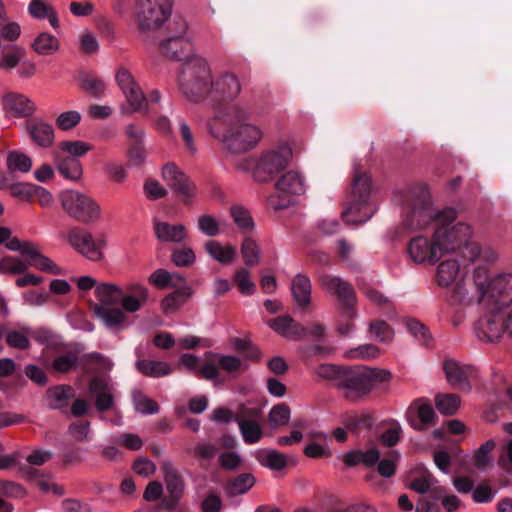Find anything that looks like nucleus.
Segmentation results:
<instances>
[{
  "label": "nucleus",
  "mask_w": 512,
  "mask_h": 512,
  "mask_svg": "<svg viewBox=\"0 0 512 512\" xmlns=\"http://www.w3.org/2000/svg\"><path fill=\"white\" fill-rule=\"evenodd\" d=\"M276 333L289 340L302 338L306 331L303 326L296 323L290 316H280L267 322Z\"/></svg>",
  "instance_id": "473e14b6"
},
{
  "label": "nucleus",
  "mask_w": 512,
  "mask_h": 512,
  "mask_svg": "<svg viewBox=\"0 0 512 512\" xmlns=\"http://www.w3.org/2000/svg\"><path fill=\"white\" fill-rule=\"evenodd\" d=\"M291 291L297 305L306 307L310 304L312 285L307 275H295L291 282Z\"/></svg>",
  "instance_id": "e433bc0d"
},
{
  "label": "nucleus",
  "mask_w": 512,
  "mask_h": 512,
  "mask_svg": "<svg viewBox=\"0 0 512 512\" xmlns=\"http://www.w3.org/2000/svg\"><path fill=\"white\" fill-rule=\"evenodd\" d=\"M27 10L32 18L38 20L47 19L53 29L59 28L60 23L57 12L50 3L44 0H31Z\"/></svg>",
  "instance_id": "c9c22d12"
},
{
  "label": "nucleus",
  "mask_w": 512,
  "mask_h": 512,
  "mask_svg": "<svg viewBox=\"0 0 512 512\" xmlns=\"http://www.w3.org/2000/svg\"><path fill=\"white\" fill-rule=\"evenodd\" d=\"M132 400L136 411L141 414H156L159 411L157 402L139 390L133 392Z\"/></svg>",
  "instance_id": "6e6d98bb"
},
{
  "label": "nucleus",
  "mask_w": 512,
  "mask_h": 512,
  "mask_svg": "<svg viewBox=\"0 0 512 512\" xmlns=\"http://www.w3.org/2000/svg\"><path fill=\"white\" fill-rule=\"evenodd\" d=\"M405 325L410 332V334L421 344L424 346H429L431 344V337L426 329V327L416 319L407 318L405 320Z\"/></svg>",
  "instance_id": "e2e57ef3"
},
{
  "label": "nucleus",
  "mask_w": 512,
  "mask_h": 512,
  "mask_svg": "<svg viewBox=\"0 0 512 512\" xmlns=\"http://www.w3.org/2000/svg\"><path fill=\"white\" fill-rule=\"evenodd\" d=\"M275 188L278 194H273L268 197L267 203L273 210H281L289 205L290 200L280 196H299L306 192L307 184L306 179L299 171L290 170L283 174L275 183Z\"/></svg>",
  "instance_id": "4468645a"
},
{
  "label": "nucleus",
  "mask_w": 512,
  "mask_h": 512,
  "mask_svg": "<svg viewBox=\"0 0 512 512\" xmlns=\"http://www.w3.org/2000/svg\"><path fill=\"white\" fill-rule=\"evenodd\" d=\"M72 396V388L68 385H58L48 389L46 394L47 405L51 409H62L67 406Z\"/></svg>",
  "instance_id": "a19ab883"
},
{
  "label": "nucleus",
  "mask_w": 512,
  "mask_h": 512,
  "mask_svg": "<svg viewBox=\"0 0 512 512\" xmlns=\"http://www.w3.org/2000/svg\"><path fill=\"white\" fill-rule=\"evenodd\" d=\"M435 412L428 402L418 399L408 409L407 418L410 425L418 431L426 429L434 424Z\"/></svg>",
  "instance_id": "cd10ccee"
},
{
  "label": "nucleus",
  "mask_w": 512,
  "mask_h": 512,
  "mask_svg": "<svg viewBox=\"0 0 512 512\" xmlns=\"http://www.w3.org/2000/svg\"><path fill=\"white\" fill-rule=\"evenodd\" d=\"M463 258L471 264H476V266L482 265L487 267L488 265H494L498 261L499 254L490 246L482 247L470 240L466 246V252H463Z\"/></svg>",
  "instance_id": "c756f323"
},
{
  "label": "nucleus",
  "mask_w": 512,
  "mask_h": 512,
  "mask_svg": "<svg viewBox=\"0 0 512 512\" xmlns=\"http://www.w3.org/2000/svg\"><path fill=\"white\" fill-rule=\"evenodd\" d=\"M205 356L215 358L219 368L223 369L229 374H235L238 371L240 372L246 369V365H244L243 361L235 356L214 354L212 352L205 353Z\"/></svg>",
  "instance_id": "de8ad7c7"
},
{
  "label": "nucleus",
  "mask_w": 512,
  "mask_h": 512,
  "mask_svg": "<svg viewBox=\"0 0 512 512\" xmlns=\"http://www.w3.org/2000/svg\"><path fill=\"white\" fill-rule=\"evenodd\" d=\"M242 85L233 72H223L213 79L209 97L220 102H233L241 94Z\"/></svg>",
  "instance_id": "4be33fe9"
},
{
  "label": "nucleus",
  "mask_w": 512,
  "mask_h": 512,
  "mask_svg": "<svg viewBox=\"0 0 512 512\" xmlns=\"http://www.w3.org/2000/svg\"><path fill=\"white\" fill-rule=\"evenodd\" d=\"M161 469L168 492V496L162 500V505L167 509H173L183 496L184 481L171 462L165 461Z\"/></svg>",
  "instance_id": "393cba45"
},
{
  "label": "nucleus",
  "mask_w": 512,
  "mask_h": 512,
  "mask_svg": "<svg viewBox=\"0 0 512 512\" xmlns=\"http://www.w3.org/2000/svg\"><path fill=\"white\" fill-rule=\"evenodd\" d=\"M53 160L59 173L66 179L76 181L81 178L83 169L78 159L71 158L54 151Z\"/></svg>",
  "instance_id": "f704fd0d"
},
{
  "label": "nucleus",
  "mask_w": 512,
  "mask_h": 512,
  "mask_svg": "<svg viewBox=\"0 0 512 512\" xmlns=\"http://www.w3.org/2000/svg\"><path fill=\"white\" fill-rule=\"evenodd\" d=\"M115 80L129 103L131 112H146L147 98L132 73L125 67H119L116 70Z\"/></svg>",
  "instance_id": "6ab92c4d"
},
{
  "label": "nucleus",
  "mask_w": 512,
  "mask_h": 512,
  "mask_svg": "<svg viewBox=\"0 0 512 512\" xmlns=\"http://www.w3.org/2000/svg\"><path fill=\"white\" fill-rule=\"evenodd\" d=\"M257 461L266 468L279 471L287 465V458L284 454L273 449H260L255 452Z\"/></svg>",
  "instance_id": "58836bf2"
},
{
  "label": "nucleus",
  "mask_w": 512,
  "mask_h": 512,
  "mask_svg": "<svg viewBox=\"0 0 512 512\" xmlns=\"http://www.w3.org/2000/svg\"><path fill=\"white\" fill-rule=\"evenodd\" d=\"M177 120L179 136L181 138L185 151L189 155H196L198 152V146L191 127L182 117H178Z\"/></svg>",
  "instance_id": "09e8293b"
},
{
  "label": "nucleus",
  "mask_w": 512,
  "mask_h": 512,
  "mask_svg": "<svg viewBox=\"0 0 512 512\" xmlns=\"http://www.w3.org/2000/svg\"><path fill=\"white\" fill-rule=\"evenodd\" d=\"M250 112L240 105H233L217 112L207 124L209 134L221 142L233 155L246 153L258 146L263 131L255 123L248 122Z\"/></svg>",
  "instance_id": "f03ea898"
},
{
  "label": "nucleus",
  "mask_w": 512,
  "mask_h": 512,
  "mask_svg": "<svg viewBox=\"0 0 512 512\" xmlns=\"http://www.w3.org/2000/svg\"><path fill=\"white\" fill-rule=\"evenodd\" d=\"M32 49L41 56H51L60 49L57 37L48 32L39 33L31 44Z\"/></svg>",
  "instance_id": "ea45409f"
},
{
  "label": "nucleus",
  "mask_w": 512,
  "mask_h": 512,
  "mask_svg": "<svg viewBox=\"0 0 512 512\" xmlns=\"http://www.w3.org/2000/svg\"><path fill=\"white\" fill-rule=\"evenodd\" d=\"M173 0H136L134 20L141 32H152L164 25L173 10Z\"/></svg>",
  "instance_id": "1a4fd4ad"
},
{
  "label": "nucleus",
  "mask_w": 512,
  "mask_h": 512,
  "mask_svg": "<svg viewBox=\"0 0 512 512\" xmlns=\"http://www.w3.org/2000/svg\"><path fill=\"white\" fill-rule=\"evenodd\" d=\"M91 150L92 146L87 142L81 140H66L58 144L56 151L63 153L65 156L78 159Z\"/></svg>",
  "instance_id": "c03bdc74"
},
{
  "label": "nucleus",
  "mask_w": 512,
  "mask_h": 512,
  "mask_svg": "<svg viewBox=\"0 0 512 512\" xmlns=\"http://www.w3.org/2000/svg\"><path fill=\"white\" fill-rule=\"evenodd\" d=\"M442 367L447 382L452 388L457 390L470 391L472 382L478 377V371L475 367L461 363L455 359H445Z\"/></svg>",
  "instance_id": "aec40b11"
},
{
  "label": "nucleus",
  "mask_w": 512,
  "mask_h": 512,
  "mask_svg": "<svg viewBox=\"0 0 512 512\" xmlns=\"http://www.w3.org/2000/svg\"><path fill=\"white\" fill-rule=\"evenodd\" d=\"M291 416L290 408L286 403H280L272 407L269 412L268 420L271 427L286 425Z\"/></svg>",
  "instance_id": "680f3d73"
},
{
  "label": "nucleus",
  "mask_w": 512,
  "mask_h": 512,
  "mask_svg": "<svg viewBox=\"0 0 512 512\" xmlns=\"http://www.w3.org/2000/svg\"><path fill=\"white\" fill-rule=\"evenodd\" d=\"M466 275L465 269L455 259H446L437 266L436 280L439 286L448 287L455 285Z\"/></svg>",
  "instance_id": "7c9ffc66"
},
{
  "label": "nucleus",
  "mask_w": 512,
  "mask_h": 512,
  "mask_svg": "<svg viewBox=\"0 0 512 512\" xmlns=\"http://www.w3.org/2000/svg\"><path fill=\"white\" fill-rule=\"evenodd\" d=\"M488 267L477 265L471 277L465 276L458 281L451 291L450 298L462 306L488 305Z\"/></svg>",
  "instance_id": "0eeeda50"
},
{
  "label": "nucleus",
  "mask_w": 512,
  "mask_h": 512,
  "mask_svg": "<svg viewBox=\"0 0 512 512\" xmlns=\"http://www.w3.org/2000/svg\"><path fill=\"white\" fill-rule=\"evenodd\" d=\"M153 230L161 243L182 244L188 239V230L181 223L172 224L166 221L154 220Z\"/></svg>",
  "instance_id": "bb28decb"
},
{
  "label": "nucleus",
  "mask_w": 512,
  "mask_h": 512,
  "mask_svg": "<svg viewBox=\"0 0 512 512\" xmlns=\"http://www.w3.org/2000/svg\"><path fill=\"white\" fill-rule=\"evenodd\" d=\"M81 114L76 110H69L60 113L56 120V126L62 131H70L74 129L81 121Z\"/></svg>",
  "instance_id": "0e129e2a"
},
{
  "label": "nucleus",
  "mask_w": 512,
  "mask_h": 512,
  "mask_svg": "<svg viewBox=\"0 0 512 512\" xmlns=\"http://www.w3.org/2000/svg\"><path fill=\"white\" fill-rule=\"evenodd\" d=\"M397 201L403 206L406 213L405 224L411 229H424L432 220L439 222H454L456 211L445 208L435 211L430 203V193L426 186L416 185L399 192Z\"/></svg>",
  "instance_id": "7ed1b4c3"
},
{
  "label": "nucleus",
  "mask_w": 512,
  "mask_h": 512,
  "mask_svg": "<svg viewBox=\"0 0 512 512\" xmlns=\"http://www.w3.org/2000/svg\"><path fill=\"white\" fill-rule=\"evenodd\" d=\"M483 315L475 323L474 331L477 338L483 342L499 341L506 329L504 309L493 305L482 307Z\"/></svg>",
  "instance_id": "ddd939ff"
},
{
  "label": "nucleus",
  "mask_w": 512,
  "mask_h": 512,
  "mask_svg": "<svg viewBox=\"0 0 512 512\" xmlns=\"http://www.w3.org/2000/svg\"><path fill=\"white\" fill-rule=\"evenodd\" d=\"M25 56V50L20 46H12L4 51L0 58V69L9 71L20 65Z\"/></svg>",
  "instance_id": "8fccbe9b"
},
{
  "label": "nucleus",
  "mask_w": 512,
  "mask_h": 512,
  "mask_svg": "<svg viewBox=\"0 0 512 512\" xmlns=\"http://www.w3.org/2000/svg\"><path fill=\"white\" fill-rule=\"evenodd\" d=\"M380 355V350L373 344H363L347 350L344 357L350 360H370Z\"/></svg>",
  "instance_id": "603ef678"
},
{
  "label": "nucleus",
  "mask_w": 512,
  "mask_h": 512,
  "mask_svg": "<svg viewBox=\"0 0 512 512\" xmlns=\"http://www.w3.org/2000/svg\"><path fill=\"white\" fill-rule=\"evenodd\" d=\"M204 250L211 259L222 265L233 263L237 257L236 246L230 243L223 244L216 240H208L204 244Z\"/></svg>",
  "instance_id": "72a5a7b5"
},
{
  "label": "nucleus",
  "mask_w": 512,
  "mask_h": 512,
  "mask_svg": "<svg viewBox=\"0 0 512 512\" xmlns=\"http://www.w3.org/2000/svg\"><path fill=\"white\" fill-rule=\"evenodd\" d=\"M171 261L177 267H189L195 263L196 255L190 247L175 249L171 254Z\"/></svg>",
  "instance_id": "774afa93"
},
{
  "label": "nucleus",
  "mask_w": 512,
  "mask_h": 512,
  "mask_svg": "<svg viewBox=\"0 0 512 512\" xmlns=\"http://www.w3.org/2000/svg\"><path fill=\"white\" fill-rule=\"evenodd\" d=\"M292 158V149L288 144H279L264 151L254 168L253 176L258 182H268L274 175L283 171Z\"/></svg>",
  "instance_id": "9b49d317"
},
{
  "label": "nucleus",
  "mask_w": 512,
  "mask_h": 512,
  "mask_svg": "<svg viewBox=\"0 0 512 512\" xmlns=\"http://www.w3.org/2000/svg\"><path fill=\"white\" fill-rule=\"evenodd\" d=\"M231 217L243 233H251L255 229V222L252 218L250 211L240 205H234L230 208Z\"/></svg>",
  "instance_id": "37998d69"
},
{
  "label": "nucleus",
  "mask_w": 512,
  "mask_h": 512,
  "mask_svg": "<svg viewBox=\"0 0 512 512\" xmlns=\"http://www.w3.org/2000/svg\"><path fill=\"white\" fill-rule=\"evenodd\" d=\"M371 335L382 343H390L394 338V330L384 321H376L370 324Z\"/></svg>",
  "instance_id": "69168bd1"
},
{
  "label": "nucleus",
  "mask_w": 512,
  "mask_h": 512,
  "mask_svg": "<svg viewBox=\"0 0 512 512\" xmlns=\"http://www.w3.org/2000/svg\"><path fill=\"white\" fill-rule=\"evenodd\" d=\"M496 444L493 440H488L482 444L475 452L473 466L478 470H485L493 461L491 452Z\"/></svg>",
  "instance_id": "3c124183"
},
{
  "label": "nucleus",
  "mask_w": 512,
  "mask_h": 512,
  "mask_svg": "<svg viewBox=\"0 0 512 512\" xmlns=\"http://www.w3.org/2000/svg\"><path fill=\"white\" fill-rule=\"evenodd\" d=\"M137 370L151 378H161L172 373L171 365L166 361L142 359L135 363Z\"/></svg>",
  "instance_id": "4c0bfd02"
},
{
  "label": "nucleus",
  "mask_w": 512,
  "mask_h": 512,
  "mask_svg": "<svg viewBox=\"0 0 512 512\" xmlns=\"http://www.w3.org/2000/svg\"><path fill=\"white\" fill-rule=\"evenodd\" d=\"M29 268L27 259L23 260L16 256H7L0 260V273L21 274Z\"/></svg>",
  "instance_id": "13d9d810"
},
{
  "label": "nucleus",
  "mask_w": 512,
  "mask_h": 512,
  "mask_svg": "<svg viewBox=\"0 0 512 512\" xmlns=\"http://www.w3.org/2000/svg\"><path fill=\"white\" fill-rule=\"evenodd\" d=\"M29 335L30 330L28 328L21 331L9 330L5 334L6 343L12 348L25 350L30 345Z\"/></svg>",
  "instance_id": "bf43d9fd"
},
{
  "label": "nucleus",
  "mask_w": 512,
  "mask_h": 512,
  "mask_svg": "<svg viewBox=\"0 0 512 512\" xmlns=\"http://www.w3.org/2000/svg\"><path fill=\"white\" fill-rule=\"evenodd\" d=\"M212 83V73L205 59L193 57L185 62L179 76V85L189 101L200 102L209 97Z\"/></svg>",
  "instance_id": "20e7f679"
},
{
  "label": "nucleus",
  "mask_w": 512,
  "mask_h": 512,
  "mask_svg": "<svg viewBox=\"0 0 512 512\" xmlns=\"http://www.w3.org/2000/svg\"><path fill=\"white\" fill-rule=\"evenodd\" d=\"M435 405L441 414L453 415L460 406V398L455 394H438Z\"/></svg>",
  "instance_id": "5fc2aeb1"
},
{
  "label": "nucleus",
  "mask_w": 512,
  "mask_h": 512,
  "mask_svg": "<svg viewBox=\"0 0 512 512\" xmlns=\"http://www.w3.org/2000/svg\"><path fill=\"white\" fill-rule=\"evenodd\" d=\"M452 223L439 222L436 224L432 234V239L440 258L458 251L463 256V252H466V246L473 236V229L469 224L463 222Z\"/></svg>",
  "instance_id": "6e6552de"
},
{
  "label": "nucleus",
  "mask_w": 512,
  "mask_h": 512,
  "mask_svg": "<svg viewBox=\"0 0 512 512\" xmlns=\"http://www.w3.org/2000/svg\"><path fill=\"white\" fill-rule=\"evenodd\" d=\"M240 252L247 267H255L261 261V249L257 242L249 236L244 237Z\"/></svg>",
  "instance_id": "79ce46f5"
},
{
  "label": "nucleus",
  "mask_w": 512,
  "mask_h": 512,
  "mask_svg": "<svg viewBox=\"0 0 512 512\" xmlns=\"http://www.w3.org/2000/svg\"><path fill=\"white\" fill-rule=\"evenodd\" d=\"M407 253L409 258L418 265H435L441 259L433 239L422 235L416 236L409 241Z\"/></svg>",
  "instance_id": "b1692460"
},
{
  "label": "nucleus",
  "mask_w": 512,
  "mask_h": 512,
  "mask_svg": "<svg viewBox=\"0 0 512 512\" xmlns=\"http://www.w3.org/2000/svg\"><path fill=\"white\" fill-rule=\"evenodd\" d=\"M175 33L161 43L160 50L168 58L181 61L188 57L192 50V44L187 37L188 24L182 17H177L173 21Z\"/></svg>",
  "instance_id": "dca6fc26"
},
{
  "label": "nucleus",
  "mask_w": 512,
  "mask_h": 512,
  "mask_svg": "<svg viewBox=\"0 0 512 512\" xmlns=\"http://www.w3.org/2000/svg\"><path fill=\"white\" fill-rule=\"evenodd\" d=\"M4 108L16 117H27L36 111L34 102L20 93H7L3 97Z\"/></svg>",
  "instance_id": "2f4dec72"
},
{
  "label": "nucleus",
  "mask_w": 512,
  "mask_h": 512,
  "mask_svg": "<svg viewBox=\"0 0 512 512\" xmlns=\"http://www.w3.org/2000/svg\"><path fill=\"white\" fill-rule=\"evenodd\" d=\"M390 378L391 373L384 369H345L338 389L343 391L346 398L356 400L370 393L379 383L388 382Z\"/></svg>",
  "instance_id": "423d86ee"
},
{
  "label": "nucleus",
  "mask_w": 512,
  "mask_h": 512,
  "mask_svg": "<svg viewBox=\"0 0 512 512\" xmlns=\"http://www.w3.org/2000/svg\"><path fill=\"white\" fill-rule=\"evenodd\" d=\"M94 293L98 303L93 312L109 329L128 327L127 314L138 312L149 300V290L137 282H130L124 288L116 283L101 282Z\"/></svg>",
  "instance_id": "f257e3e1"
},
{
  "label": "nucleus",
  "mask_w": 512,
  "mask_h": 512,
  "mask_svg": "<svg viewBox=\"0 0 512 512\" xmlns=\"http://www.w3.org/2000/svg\"><path fill=\"white\" fill-rule=\"evenodd\" d=\"M233 280L242 295H252L256 290V285L251 279V273L246 268L237 269Z\"/></svg>",
  "instance_id": "4d7b16f0"
},
{
  "label": "nucleus",
  "mask_w": 512,
  "mask_h": 512,
  "mask_svg": "<svg viewBox=\"0 0 512 512\" xmlns=\"http://www.w3.org/2000/svg\"><path fill=\"white\" fill-rule=\"evenodd\" d=\"M78 362V354L73 351L66 352L56 357L52 363L53 368L60 373L72 370Z\"/></svg>",
  "instance_id": "338daca9"
},
{
  "label": "nucleus",
  "mask_w": 512,
  "mask_h": 512,
  "mask_svg": "<svg viewBox=\"0 0 512 512\" xmlns=\"http://www.w3.org/2000/svg\"><path fill=\"white\" fill-rule=\"evenodd\" d=\"M7 168L10 172L27 173L32 168L31 158L19 151H11L6 159Z\"/></svg>",
  "instance_id": "49530a36"
},
{
  "label": "nucleus",
  "mask_w": 512,
  "mask_h": 512,
  "mask_svg": "<svg viewBox=\"0 0 512 512\" xmlns=\"http://www.w3.org/2000/svg\"><path fill=\"white\" fill-rule=\"evenodd\" d=\"M60 201L66 213L81 223H96L102 217L101 206L87 194L67 190L61 193Z\"/></svg>",
  "instance_id": "9d476101"
},
{
  "label": "nucleus",
  "mask_w": 512,
  "mask_h": 512,
  "mask_svg": "<svg viewBox=\"0 0 512 512\" xmlns=\"http://www.w3.org/2000/svg\"><path fill=\"white\" fill-rule=\"evenodd\" d=\"M6 248L11 251L19 252L24 256L27 259L29 267H34L41 272L55 276L65 274V270L51 258L44 255L40 247L34 242L21 241L18 238H13L6 244Z\"/></svg>",
  "instance_id": "f8f14e48"
},
{
  "label": "nucleus",
  "mask_w": 512,
  "mask_h": 512,
  "mask_svg": "<svg viewBox=\"0 0 512 512\" xmlns=\"http://www.w3.org/2000/svg\"><path fill=\"white\" fill-rule=\"evenodd\" d=\"M66 238L69 244L88 260L93 262L103 260V249L106 246L104 238L96 240L89 231L79 227L70 229Z\"/></svg>",
  "instance_id": "f3484780"
},
{
  "label": "nucleus",
  "mask_w": 512,
  "mask_h": 512,
  "mask_svg": "<svg viewBox=\"0 0 512 512\" xmlns=\"http://www.w3.org/2000/svg\"><path fill=\"white\" fill-rule=\"evenodd\" d=\"M162 176L168 186L178 195L183 203H190L196 195L195 185L175 165L167 164L163 167Z\"/></svg>",
  "instance_id": "5701e85b"
},
{
  "label": "nucleus",
  "mask_w": 512,
  "mask_h": 512,
  "mask_svg": "<svg viewBox=\"0 0 512 512\" xmlns=\"http://www.w3.org/2000/svg\"><path fill=\"white\" fill-rule=\"evenodd\" d=\"M255 484V478L251 474H241L228 483L226 490L228 495L236 496L246 493Z\"/></svg>",
  "instance_id": "864d4df0"
},
{
  "label": "nucleus",
  "mask_w": 512,
  "mask_h": 512,
  "mask_svg": "<svg viewBox=\"0 0 512 512\" xmlns=\"http://www.w3.org/2000/svg\"><path fill=\"white\" fill-rule=\"evenodd\" d=\"M89 390L94 396L95 407L100 412L114 409V389L104 379L91 380Z\"/></svg>",
  "instance_id": "c85d7f7f"
},
{
  "label": "nucleus",
  "mask_w": 512,
  "mask_h": 512,
  "mask_svg": "<svg viewBox=\"0 0 512 512\" xmlns=\"http://www.w3.org/2000/svg\"><path fill=\"white\" fill-rule=\"evenodd\" d=\"M25 128L30 139L37 146L49 148L54 143L55 130L49 122L41 118H33L26 122Z\"/></svg>",
  "instance_id": "a878e982"
},
{
  "label": "nucleus",
  "mask_w": 512,
  "mask_h": 512,
  "mask_svg": "<svg viewBox=\"0 0 512 512\" xmlns=\"http://www.w3.org/2000/svg\"><path fill=\"white\" fill-rule=\"evenodd\" d=\"M115 80L129 103L131 112H146L147 98L132 73L125 67H119L116 70Z\"/></svg>",
  "instance_id": "a211bd4d"
},
{
  "label": "nucleus",
  "mask_w": 512,
  "mask_h": 512,
  "mask_svg": "<svg viewBox=\"0 0 512 512\" xmlns=\"http://www.w3.org/2000/svg\"><path fill=\"white\" fill-rule=\"evenodd\" d=\"M344 372L345 369L333 364H321L315 370L317 376L331 381L337 388H339V382H341Z\"/></svg>",
  "instance_id": "052dcab7"
},
{
  "label": "nucleus",
  "mask_w": 512,
  "mask_h": 512,
  "mask_svg": "<svg viewBox=\"0 0 512 512\" xmlns=\"http://www.w3.org/2000/svg\"><path fill=\"white\" fill-rule=\"evenodd\" d=\"M319 285L328 294L335 295L348 318L355 316L353 306L356 302L355 291L350 283L338 276L322 272L318 275Z\"/></svg>",
  "instance_id": "2eb2a0df"
},
{
  "label": "nucleus",
  "mask_w": 512,
  "mask_h": 512,
  "mask_svg": "<svg viewBox=\"0 0 512 512\" xmlns=\"http://www.w3.org/2000/svg\"><path fill=\"white\" fill-rule=\"evenodd\" d=\"M239 431L242 435L243 441L246 444H256L263 437V429L260 421H246L242 420L239 424Z\"/></svg>",
  "instance_id": "a18cd8bd"
},
{
  "label": "nucleus",
  "mask_w": 512,
  "mask_h": 512,
  "mask_svg": "<svg viewBox=\"0 0 512 512\" xmlns=\"http://www.w3.org/2000/svg\"><path fill=\"white\" fill-rule=\"evenodd\" d=\"M371 196L372 182L370 176L365 172H355L349 205L342 212L344 221L348 224H362L368 221L376 211Z\"/></svg>",
  "instance_id": "39448f33"
},
{
  "label": "nucleus",
  "mask_w": 512,
  "mask_h": 512,
  "mask_svg": "<svg viewBox=\"0 0 512 512\" xmlns=\"http://www.w3.org/2000/svg\"><path fill=\"white\" fill-rule=\"evenodd\" d=\"M488 305L505 308L512 303V273L491 276L488 269Z\"/></svg>",
  "instance_id": "412c9836"
}]
</instances>
